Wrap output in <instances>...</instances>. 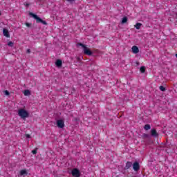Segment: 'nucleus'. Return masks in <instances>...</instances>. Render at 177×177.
Returning a JSON list of instances; mask_svg holds the SVG:
<instances>
[{
  "instance_id": "11",
  "label": "nucleus",
  "mask_w": 177,
  "mask_h": 177,
  "mask_svg": "<svg viewBox=\"0 0 177 177\" xmlns=\"http://www.w3.org/2000/svg\"><path fill=\"white\" fill-rule=\"evenodd\" d=\"M131 167H132V162H126V165H125L124 169H129V168H131Z\"/></svg>"
},
{
  "instance_id": "5",
  "label": "nucleus",
  "mask_w": 177,
  "mask_h": 177,
  "mask_svg": "<svg viewBox=\"0 0 177 177\" xmlns=\"http://www.w3.org/2000/svg\"><path fill=\"white\" fill-rule=\"evenodd\" d=\"M133 169L136 172H138V171H139V169H140V165H139V162H135L133 164Z\"/></svg>"
},
{
  "instance_id": "16",
  "label": "nucleus",
  "mask_w": 177,
  "mask_h": 177,
  "mask_svg": "<svg viewBox=\"0 0 177 177\" xmlns=\"http://www.w3.org/2000/svg\"><path fill=\"white\" fill-rule=\"evenodd\" d=\"M151 127L149 124H146L144 127V129H145V131H149V129H150Z\"/></svg>"
},
{
  "instance_id": "10",
  "label": "nucleus",
  "mask_w": 177,
  "mask_h": 177,
  "mask_svg": "<svg viewBox=\"0 0 177 177\" xmlns=\"http://www.w3.org/2000/svg\"><path fill=\"white\" fill-rule=\"evenodd\" d=\"M55 64L57 67H62V65L63 64V62L60 59H57L55 62Z\"/></svg>"
},
{
  "instance_id": "2",
  "label": "nucleus",
  "mask_w": 177,
  "mask_h": 177,
  "mask_svg": "<svg viewBox=\"0 0 177 177\" xmlns=\"http://www.w3.org/2000/svg\"><path fill=\"white\" fill-rule=\"evenodd\" d=\"M77 46H82V48H83V52L84 55H87V56H91L92 51H91L89 48L86 47L85 44H83L82 43H78Z\"/></svg>"
},
{
  "instance_id": "12",
  "label": "nucleus",
  "mask_w": 177,
  "mask_h": 177,
  "mask_svg": "<svg viewBox=\"0 0 177 177\" xmlns=\"http://www.w3.org/2000/svg\"><path fill=\"white\" fill-rule=\"evenodd\" d=\"M24 96H30V95H31V91H30V90H25L24 91Z\"/></svg>"
},
{
  "instance_id": "7",
  "label": "nucleus",
  "mask_w": 177,
  "mask_h": 177,
  "mask_svg": "<svg viewBox=\"0 0 177 177\" xmlns=\"http://www.w3.org/2000/svg\"><path fill=\"white\" fill-rule=\"evenodd\" d=\"M3 34L4 37H6V38H10V35L9 34V30L6 28L3 29Z\"/></svg>"
},
{
  "instance_id": "21",
  "label": "nucleus",
  "mask_w": 177,
  "mask_h": 177,
  "mask_svg": "<svg viewBox=\"0 0 177 177\" xmlns=\"http://www.w3.org/2000/svg\"><path fill=\"white\" fill-rule=\"evenodd\" d=\"M26 27L30 28V27H31V24L26 23Z\"/></svg>"
},
{
  "instance_id": "17",
  "label": "nucleus",
  "mask_w": 177,
  "mask_h": 177,
  "mask_svg": "<svg viewBox=\"0 0 177 177\" xmlns=\"http://www.w3.org/2000/svg\"><path fill=\"white\" fill-rule=\"evenodd\" d=\"M159 89L162 91V92H165V87H164V86H160L159 87Z\"/></svg>"
},
{
  "instance_id": "15",
  "label": "nucleus",
  "mask_w": 177,
  "mask_h": 177,
  "mask_svg": "<svg viewBox=\"0 0 177 177\" xmlns=\"http://www.w3.org/2000/svg\"><path fill=\"white\" fill-rule=\"evenodd\" d=\"M128 21V18L127 17H124L122 19V24H125Z\"/></svg>"
},
{
  "instance_id": "9",
  "label": "nucleus",
  "mask_w": 177,
  "mask_h": 177,
  "mask_svg": "<svg viewBox=\"0 0 177 177\" xmlns=\"http://www.w3.org/2000/svg\"><path fill=\"white\" fill-rule=\"evenodd\" d=\"M151 136H153V138H157V136H158V133L154 129L151 130Z\"/></svg>"
},
{
  "instance_id": "19",
  "label": "nucleus",
  "mask_w": 177,
  "mask_h": 177,
  "mask_svg": "<svg viewBox=\"0 0 177 177\" xmlns=\"http://www.w3.org/2000/svg\"><path fill=\"white\" fill-rule=\"evenodd\" d=\"M8 46H10L11 48H12V46H13V42L9 41V42L8 43Z\"/></svg>"
},
{
  "instance_id": "25",
  "label": "nucleus",
  "mask_w": 177,
  "mask_h": 177,
  "mask_svg": "<svg viewBox=\"0 0 177 177\" xmlns=\"http://www.w3.org/2000/svg\"><path fill=\"white\" fill-rule=\"evenodd\" d=\"M27 53H31V50L28 49V50H27Z\"/></svg>"
},
{
  "instance_id": "18",
  "label": "nucleus",
  "mask_w": 177,
  "mask_h": 177,
  "mask_svg": "<svg viewBox=\"0 0 177 177\" xmlns=\"http://www.w3.org/2000/svg\"><path fill=\"white\" fill-rule=\"evenodd\" d=\"M140 72L141 73H145V71H146V68H145V66H142L140 68Z\"/></svg>"
},
{
  "instance_id": "3",
  "label": "nucleus",
  "mask_w": 177,
  "mask_h": 177,
  "mask_svg": "<svg viewBox=\"0 0 177 177\" xmlns=\"http://www.w3.org/2000/svg\"><path fill=\"white\" fill-rule=\"evenodd\" d=\"M30 16H32V17H33V19H35L36 20L37 23H41V24H44V26H46V24H48V23H46V21L42 20L37 15L33 14L32 12H30Z\"/></svg>"
},
{
  "instance_id": "1",
  "label": "nucleus",
  "mask_w": 177,
  "mask_h": 177,
  "mask_svg": "<svg viewBox=\"0 0 177 177\" xmlns=\"http://www.w3.org/2000/svg\"><path fill=\"white\" fill-rule=\"evenodd\" d=\"M18 115H19L23 120H26V118H28L30 114L26 109H21L18 110Z\"/></svg>"
},
{
  "instance_id": "6",
  "label": "nucleus",
  "mask_w": 177,
  "mask_h": 177,
  "mask_svg": "<svg viewBox=\"0 0 177 177\" xmlns=\"http://www.w3.org/2000/svg\"><path fill=\"white\" fill-rule=\"evenodd\" d=\"M57 127L58 128H64V121L63 120H57Z\"/></svg>"
},
{
  "instance_id": "4",
  "label": "nucleus",
  "mask_w": 177,
  "mask_h": 177,
  "mask_svg": "<svg viewBox=\"0 0 177 177\" xmlns=\"http://www.w3.org/2000/svg\"><path fill=\"white\" fill-rule=\"evenodd\" d=\"M71 174H72V176H74V177H80L81 175L80 173V170H78L77 169H73L72 170Z\"/></svg>"
},
{
  "instance_id": "24",
  "label": "nucleus",
  "mask_w": 177,
  "mask_h": 177,
  "mask_svg": "<svg viewBox=\"0 0 177 177\" xmlns=\"http://www.w3.org/2000/svg\"><path fill=\"white\" fill-rule=\"evenodd\" d=\"M68 1V2H75V0H67Z\"/></svg>"
},
{
  "instance_id": "20",
  "label": "nucleus",
  "mask_w": 177,
  "mask_h": 177,
  "mask_svg": "<svg viewBox=\"0 0 177 177\" xmlns=\"http://www.w3.org/2000/svg\"><path fill=\"white\" fill-rule=\"evenodd\" d=\"M4 93H5V95H6V96H9V91H5Z\"/></svg>"
},
{
  "instance_id": "13",
  "label": "nucleus",
  "mask_w": 177,
  "mask_h": 177,
  "mask_svg": "<svg viewBox=\"0 0 177 177\" xmlns=\"http://www.w3.org/2000/svg\"><path fill=\"white\" fill-rule=\"evenodd\" d=\"M134 27L136 28V30H140V27H142V24L140 23H137Z\"/></svg>"
},
{
  "instance_id": "8",
  "label": "nucleus",
  "mask_w": 177,
  "mask_h": 177,
  "mask_svg": "<svg viewBox=\"0 0 177 177\" xmlns=\"http://www.w3.org/2000/svg\"><path fill=\"white\" fill-rule=\"evenodd\" d=\"M131 50H132V53H134V55L139 53V48H138V46H132Z\"/></svg>"
},
{
  "instance_id": "22",
  "label": "nucleus",
  "mask_w": 177,
  "mask_h": 177,
  "mask_svg": "<svg viewBox=\"0 0 177 177\" xmlns=\"http://www.w3.org/2000/svg\"><path fill=\"white\" fill-rule=\"evenodd\" d=\"M32 154H37V149H34L32 151Z\"/></svg>"
},
{
  "instance_id": "23",
  "label": "nucleus",
  "mask_w": 177,
  "mask_h": 177,
  "mask_svg": "<svg viewBox=\"0 0 177 177\" xmlns=\"http://www.w3.org/2000/svg\"><path fill=\"white\" fill-rule=\"evenodd\" d=\"M26 137L28 138V139H30V138H31V136H30V134H26Z\"/></svg>"
},
{
  "instance_id": "14",
  "label": "nucleus",
  "mask_w": 177,
  "mask_h": 177,
  "mask_svg": "<svg viewBox=\"0 0 177 177\" xmlns=\"http://www.w3.org/2000/svg\"><path fill=\"white\" fill-rule=\"evenodd\" d=\"M20 175L21 176H23V175H27V170L26 169L21 170Z\"/></svg>"
}]
</instances>
